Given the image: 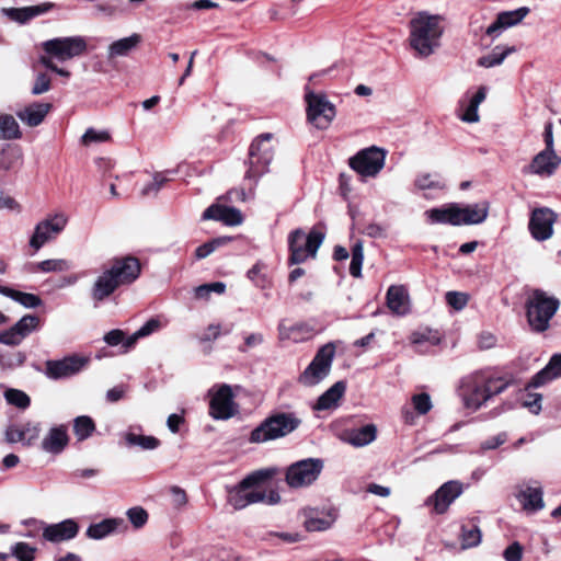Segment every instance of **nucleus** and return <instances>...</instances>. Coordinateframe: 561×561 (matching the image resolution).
Instances as JSON below:
<instances>
[{"instance_id": "1", "label": "nucleus", "mask_w": 561, "mask_h": 561, "mask_svg": "<svg viewBox=\"0 0 561 561\" xmlns=\"http://www.w3.org/2000/svg\"><path fill=\"white\" fill-rule=\"evenodd\" d=\"M140 271V263L134 256L114 259L110 268L104 270L96 278L92 287L93 299L102 301L119 286L131 284L138 278Z\"/></svg>"}, {"instance_id": "2", "label": "nucleus", "mask_w": 561, "mask_h": 561, "mask_svg": "<svg viewBox=\"0 0 561 561\" xmlns=\"http://www.w3.org/2000/svg\"><path fill=\"white\" fill-rule=\"evenodd\" d=\"M301 425L296 412H274L265 417L249 436L251 444L276 440L295 432Z\"/></svg>"}, {"instance_id": "3", "label": "nucleus", "mask_w": 561, "mask_h": 561, "mask_svg": "<svg viewBox=\"0 0 561 561\" xmlns=\"http://www.w3.org/2000/svg\"><path fill=\"white\" fill-rule=\"evenodd\" d=\"M276 473V468H264L248 474L238 485L229 490V504L236 510H242L250 504L264 502L266 494L256 486L272 479Z\"/></svg>"}, {"instance_id": "4", "label": "nucleus", "mask_w": 561, "mask_h": 561, "mask_svg": "<svg viewBox=\"0 0 561 561\" xmlns=\"http://www.w3.org/2000/svg\"><path fill=\"white\" fill-rule=\"evenodd\" d=\"M559 305L556 297L549 296L541 289H535L526 302L527 320L530 328L536 332L546 331Z\"/></svg>"}, {"instance_id": "5", "label": "nucleus", "mask_w": 561, "mask_h": 561, "mask_svg": "<svg viewBox=\"0 0 561 561\" xmlns=\"http://www.w3.org/2000/svg\"><path fill=\"white\" fill-rule=\"evenodd\" d=\"M324 240V232L313 228L309 233L302 229H296L288 236V264L296 265L317 256L318 249Z\"/></svg>"}, {"instance_id": "6", "label": "nucleus", "mask_w": 561, "mask_h": 561, "mask_svg": "<svg viewBox=\"0 0 561 561\" xmlns=\"http://www.w3.org/2000/svg\"><path fill=\"white\" fill-rule=\"evenodd\" d=\"M272 134L260 135L253 140L249 150V168L245 178L256 181L268 171V165L273 160V146L271 144Z\"/></svg>"}, {"instance_id": "7", "label": "nucleus", "mask_w": 561, "mask_h": 561, "mask_svg": "<svg viewBox=\"0 0 561 561\" xmlns=\"http://www.w3.org/2000/svg\"><path fill=\"white\" fill-rule=\"evenodd\" d=\"M334 355L335 345L333 343L321 346L311 363L299 376L298 381L306 387L320 383L330 374Z\"/></svg>"}, {"instance_id": "8", "label": "nucleus", "mask_w": 561, "mask_h": 561, "mask_svg": "<svg viewBox=\"0 0 561 561\" xmlns=\"http://www.w3.org/2000/svg\"><path fill=\"white\" fill-rule=\"evenodd\" d=\"M43 54L50 60L65 62L82 55L87 49V42L81 36L56 37L42 43Z\"/></svg>"}, {"instance_id": "9", "label": "nucleus", "mask_w": 561, "mask_h": 561, "mask_svg": "<svg viewBox=\"0 0 561 561\" xmlns=\"http://www.w3.org/2000/svg\"><path fill=\"white\" fill-rule=\"evenodd\" d=\"M488 375L482 371L470 374L461 379L459 396L467 409L477 411L489 400L485 390Z\"/></svg>"}, {"instance_id": "10", "label": "nucleus", "mask_w": 561, "mask_h": 561, "mask_svg": "<svg viewBox=\"0 0 561 561\" xmlns=\"http://www.w3.org/2000/svg\"><path fill=\"white\" fill-rule=\"evenodd\" d=\"M323 469L321 459L307 458L291 463L286 470V482L290 488L298 489L312 484Z\"/></svg>"}, {"instance_id": "11", "label": "nucleus", "mask_w": 561, "mask_h": 561, "mask_svg": "<svg viewBox=\"0 0 561 561\" xmlns=\"http://www.w3.org/2000/svg\"><path fill=\"white\" fill-rule=\"evenodd\" d=\"M307 103V119L314 127L325 129L335 117V106L324 94L307 92L305 95Z\"/></svg>"}, {"instance_id": "12", "label": "nucleus", "mask_w": 561, "mask_h": 561, "mask_svg": "<svg viewBox=\"0 0 561 561\" xmlns=\"http://www.w3.org/2000/svg\"><path fill=\"white\" fill-rule=\"evenodd\" d=\"M387 152L378 147L358 151L350 159V167L362 178H375L385 167Z\"/></svg>"}, {"instance_id": "13", "label": "nucleus", "mask_w": 561, "mask_h": 561, "mask_svg": "<svg viewBox=\"0 0 561 561\" xmlns=\"http://www.w3.org/2000/svg\"><path fill=\"white\" fill-rule=\"evenodd\" d=\"M67 221L65 215L56 214L37 222L30 239V247L34 251H38L44 244L56 239L64 231Z\"/></svg>"}, {"instance_id": "14", "label": "nucleus", "mask_w": 561, "mask_h": 561, "mask_svg": "<svg viewBox=\"0 0 561 561\" xmlns=\"http://www.w3.org/2000/svg\"><path fill=\"white\" fill-rule=\"evenodd\" d=\"M209 415L215 420H228L236 412L232 389L229 385H220L209 390Z\"/></svg>"}, {"instance_id": "15", "label": "nucleus", "mask_w": 561, "mask_h": 561, "mask_svg": "<svg viewBox=\"0 0 561 561\" xmlns=\"http://www.w3.org/2000/svg\"><path fill=\"white\" fill-rule=\"evenodd\" d=\"M444 31V18L442 15L423 12V58L435 54L439 49Z\"/></svg>"}, {"instance_id": "16", "label": "nucleus", "mask_w": 561, "mask_h": 561, "mask_svg": "<svg viewBox=\"0 0 561 561\" xmlns=\"http://www.w3.org/2000/svg\"><path fill=\"white\" fill-rule=\"evenodd\" d=\"M88 362L87 357L79 355H70L61 359H50L45 363V375L54 380L69 378L80 373Z\"/></svg>"}, {"instance_id": "17", "label": "nucleus", "mask_w": 561, "mask_h": 561, "mask_svg": "<svg viewBox=\"0 0 561 561\" xmlns=\"http://www.w3.org/2000/svg\"><path fill=\"white\" fill-rule=\"evenodd\" d=\"M557 215L550 208H536L530 216L529 231L534 239L545 241L553 233Z\"/></svg>"}, {"instance_id": "18", "label": "nucleus", "mask_w": 561, "mask_h": 561, "mask_svg": "<svg viewBox=\"0 0 561 561\" xmlns=\"http://www.w3.org/2000/svg\"><path fill=\"white\" fill-rule=\"evenodd\" d=\"M79 525L73 518H67L56 524L46 525L43 528V538L49 542L68 541L77 537Z\"/></svg>"}, {"instance_id": "19", "label": "nucleus", "mask_w": 561, "mask_h": 561, "mask_svg": "<svg viewBox=\"0 0 561 561\" xmlns=\"http://www.w3.org/2000/svg\"><path fill=\"white\" fill-rule=\"evenodd\" d=\"M69 444L68 427L65 424L51 426L41 442V449L50 455L61 454Z\"/></svg>"}, {"instance_id": "20", "label": "nucleus", "mask_w": 561, "mask_h": 561, "mask_svg": "<svg viewBox=\"0 0 561 561\" xmlns=\"http://www.w3.org/2000/svg\"><path fill=\"white\" fill-rule=\"evenodd\" d=\"M141 43L142 36L138 33L113 41L107 46L106 59L108 61H116L119 58H127L139 48Z\"/></svg>"}, {"instance_id": "21", "label": "nucleus", "mask_w": 561, "mask_h": 561, "mask_svg": "<svg viewBox=\"0 0 561 561\" xmlns=\"http://www.w3.org/2000/svg\"><path fill=\"white\" fill-rule=\"evenodd\" d=\"M462 493V485L457 481L444 483L428 500L437 514L445 513L449 505Z\"/></svg>"}, {"instance_id": "22", "label": "nucleus", "mask_w": 561, "mask_h": 561, "mask_svg": "<svg viewBox=\"0 0 561 561\" xmlns=\"http://www.w3.org/2000/svg\"><path fill=\"white\" fill-rule=\"evenodd\" d=\"M458 226L482 224L489 215V203L482 202L460 206L455 203Z\"/></svg>"}, {"instance_id": "23", "label": "nucleus", "mask_w": 561, "mask_h": 561, "mask_svg": "<svg viewBox=\"0 0 561 561\" xmlns=\"http://www.w3.org/2000/svg\"><path fill=\"white\" fill-rule=\"evenodd\" d=\"M560 159L557 157L554 150H542L537 153L529 165L524 171L527 173L551 176L557 170Z\"/></svg>"}, {"instance_id": "24", "label": "nucleus", "mask_w": 561, "mask_h": 561, "mask_svg": "<svg viewBox=\"0 0 561 561\" xmlns=\"http://www.w3.org/2000/svg\"><path fill=\"white\" fill-rule=\"evenodd\" d=\"M127 528L128 526L123 518H105L99 523L91 524L88 527L85 535L90 539L101 540L112 534L124 533Z\"/></svg>"}, {"instance_id": "25", "label": "nucleus", "mask_w": 561, "mask_h": 561, "mask_svg": "<svg viewBox=\"0 0 561 561\" xmlns=\"http://www.w3.org/2000/svg\"><path fill=\"white\" fill-rule=\"evenodd\" d=\"M386 304L393 314L399 317L408 314L411 310L408 289L402 285H391L387 290Z\"/></svg>"}, {"instance_id": "26", "label": "nucleus", "mask_w": 561, "mask_h": 561, "mask_svg": "<svg viewBox=\"0 0 561 561\" xmlns=\"http://www.w3.org/2000/svg\"><path fill=\"white\" fill-rule=\"evenodd\" d=\"M202 219L221 221L227 226H238L243 221L242 214L239 209L219 204L207 207L202 215Z\"/></svg>"}, {"instance_id": "27", "label": "nucleus", "mask_w": 561, "mask_h": 561, "mask_svg": "<svg viewBox=\"0 0 561 561\" xmlns=\"http://www.w3.org/2000/svg\"><path fill=\"white\" fill-rule=\"evenodd\" d=\"M529 12L526 7L499 13L496 20L486 28V35L497 37L504 30L518 24Z\"/></svg>"}, {"instance_id": "28", "label": "nucleus", "mask_w": 561, "mask_h": 561, "mask_svg": "<svg viewBox=\"0 0 561 561\" xmlns=\"http://www.w3.org/2000/svg\"><path fill=\"white\" fill-rule=\"evenodd\" d=\"M305 527L308 531H323L329 529L336 519L335 510L319 512L314 508L305 510Z\"/></svg>"}, {"instance_id": "29", "label": "nucleus", "mask_w": 561, "mask_h": 561, "mask_svg": "<svg viewBox=\"0 0 561 561\" xmlns=\"http://www.w3.org/2000/svg\"><path fill=\"white\" fill-rule=\"evenodd\" d=\"M486 98V88L480 87L470 98L461 100L459 103L460 112L458 117L465 123H478L480 119L478 108Z\"/></svg>"}, {"instance_id": "30", "label": "nucleus", "mask_w": 561, "mask_h": 561, "mask_svg": "<svg viewBox=\"0 0 561 561\" xmlns=\"http://www.w3.org/2000/svg\"><path fill=\"white\" fill-rule=\"evenodd\" d=\"M279 341L300 343L312 336V328L304 322L287 324L284 320L277 327Z\"/></svg>"}, {"instance_id": "31", "label": "nucleus", "mask_w": 561, "mask_h": 561, "mask_svg": "<svg viewBox=\"0 0 561 561\" xmlns=\"http://www.w3.org/2000/svg\"><path fill=\"white\" fill-rule=\"evenodd\" d=\"M51 104L34 102L16 112V116L30 127H36L43 123L49 113Z\"/></svg>"}, {"instance_id": "32", "label": "nucleus", "mask_w": 561, "mask_h": 561, "mask_svg": "<svg viewBox=\"0 0 561 561\" xmlns=\"http://www.w3.org/2000/svg\"><path fill=\"white\" fill-rule=\"evenodd\" d=\"M53 3H42L38 5L24 7V8H3L2 13L10 20L21 24L26 23L31 19L48 12L53 8Z\"/></svg>"}, {"instance_id": "33", "label": "nucleus", "mask_w": 561, "mask_h": 561, "mask_svg": "<svg viewBox=\"0 0 561 561\" xmlns=\"http://www.w3.org/2000/svg\"><path fill=\"white\" fill-rule=\"evenodd\" d=\"M561 377V354L553 355L547 366L537 373L529 386L538 388L547 382Z\"/></svg>"}, {"instance_id": "34", "label": "nucleus", "mask_w": 561, "mask_h": 561, "mask_svg": "<svg viewBox=\"0 0 561 561\" xmlns=\"http://www.w3.org/2000/svg\"><path fill=\"white\" fill-rule=\"evenodd\" d=\"M346 389V383L342 380L336 381L325 392H323L313 405L314 410L323 411L337 407L339 400L343 397Z\"/></svg>"}, {"instance_id": "35", "label": "nucleus", "mask_w": 561, "mask_h": 561, "mask_svg": "<svg viewBox=\"0 0 561 561\" xmlns=\"http://www.w3.org/2000/svg\"><path fill=\"white\" fill-rule=\"evenodd\" d=\"M516 497L525 511L536 512L543 508L542 489L540 486L527 485L517 493Z\"/></svg>"}, {"instance_id": "36", "label": "nucleus", "mask_w": 561, "mask_h": 561, "mask_svg": "<svg viewBox=\"0 0 561 561\" xmlns=\"http://www.w3.org/2000/svg\"><path fill=\"white\" fill-rule=\"evenodd\" d=\"M427 220L433 225H451L458 226L455 203L447 204L442 207L428 209L426 211Z\"/></svg>"}, {"instance_id": "37", "label": "nucleus", "mask_w": 561, "mask_h": 561, "mask_svg": "<svg viewBox=\"0 0 561 561\" xmlns=\"http://www.w3.org/2000/svg\"><path fill=\"white\" fill-rule=\"evenodd\" d=\"M377 428L373 424H367L359 428L346 433L345 440L355 447H364L376 439Z\"/></svg>"}, {"instance_id": "38", "label": "nucleus", "mask_w": 561, "mask_h": 561, "mask_svg": "<svg viewBox=\"0 0 561 561\" xmlns=\"http://www.w3.org/2000/svg\"><path fill=\"white\" fill-rule=\"evenodd\" d=\"M124 440L128 447H139L142 450H153L160 446V440L154 436L142 435L135 428H129L124 433Z\"/></svg>"}, {"instance_id": "39", "label": "nucleus", "mask_w": 561, "mask_h": 561, "mask_svg": "<svg viewBox=\"0 0 561 561\" xmlns=\"http://www.w3.org/2000/svg\"><path fill=\"white\" fill-rule=\"evenodd\" d=\"M163 323L159 318L149 319L142 327L135 331L124 343V352L127 353L135 346L138 340L147 337L163 328Z\"/></svg>"}, {"instance_id": "40", "label": "nucleus", "mask_w": 561, "mask_h": 561, "mask_svg": "<svg viewBox=\"0 0 561 561\" xmlns=\"http://www.w3.org/2000/svg\"><path fill=\"white\" fill-rule=\"evenodd\" d=\"M515 51L513 46L497 45L488 55L478 59V65L484 68H492L501 65L504 59Z\"/></svg>"}, {"instance_id": "41", "label": "nucleus", "mask_w": 561, "mask_h": 561, "mask_svg": "<svg viewBox=\"0 0 561 561\" xmlns=\"http://www.w3.org/2000/svg\"><path fill=\"white\" fill-rule=\"evenodd\" d=\"M0 294L10 297L25 308H37L42 305V299L35 294L19 291L5 286H0Z\"/></svg>"}, {"instance_id": "42", "label": "nucleus", "mask_w": 561, "mask_h": 561, "mask_svg": "<svg viewBox=\"0 0 561 561\" xmlns=\"http://www.w3.org/2000/svg\"><path fill=\"white\" fill-rule=\"evenodd\" d=\"M22 137L19 123L11 114H0V139L15 140Z\"/></svg>"}, {"instance_id": "43", "label": "nucleus", "mask_w": 561, "mask_h": 561, "mask_svg": "<svg viewBox=\"0 0 561 561\" xmlns=\"http://www.w3.org/2000/svg\"><path fill=\"white\" fill-rule=\"evenodd\" d=\"M482 539L481 529L477 525H462L460 541L462 549L473 548L480 545Z\"/></svg>"}, {"instance_id": "44", "label": "nucleus", "mask_w": 561, "mask_h": 561, "mask_svg": "<svg viewBox=\"0 0 561 561\" xmlns=\"http://www.w3.org/2000/svg\"><path fill=\"white\" fill-rule=\"evenodd\" d=\"M95 431L94 421L88 415L77 416L73 420V433L78 440L89 438Z\"/></svg>"}, {"instance_id": "45", "label": "nucleus", "mask_w": 561, "mask_h": 561, "mask_svg": "<svg viewBox=\"0 0 561 561\" xmlns=\"http://www.w3.org/2000/svg\"><path fill=\"white\" fill-rule=\"evenodd\" d=\"M71 265L67 260L64 259H49L42 262H38L33 265L32 271L50 273V272H66L70 270Z\"/></svg>"}, {"instance_id": "46", "label": "nucleus", "mask_w": 561, "mask_h": 561, "mask_svg": "<svg viewBox=\"0 0 561 561\" xmlns=\"http://www.w3.org/2000/svg\"><path fill=\"white\" fill-rule=\"evenodd\" d=\"M352 259L350 264V274L353 277L362 276V266L364 262V247L362 241H356L352 249Z\"/></svg>"}, {"instance_id": "47", "label": "nucleus", "mask_w": 561, "mask_h": 561, "mask_svg": "<svg viewBox=\"0 0 561 561\" xmlns=\"http://www.w3.org/2000/svg\"><path fill=\"white\" fill-rule=\"evenodd\" d=\"M4 399L8 404L25 410L31 404L30 397L22 390L8 388L4 391Z\"/></svg>"}, {"instance_id": "48", "label": "nucleus", "mask_w": 561, "mask_h": 561, "mask_svg": "<svg viewBox=\"0 0 561 561\" xmlns=\"http://www.w3.org/2000/svg\"><path fill=\"white\" fill-rule=\"evenodd\" d=\"M421 414V393H415L412 397L411 404L402 408V417L405 424L413 425L416 423Z\"/></svg>"}, {"instance_id": "49", "label": "nucleus", "mask_w": 561, "mask_h": 561, "mask_svg": "<svg viewBox=\"0 0 561 561\" xmlns=\"http://www.w3.org/2000/svg\"><path fill=\"white\" fill-rule=\"evenodd\" d=\"M409 44L415 50V56H421V13H416L410 21Z\"/></svg>"}, {"instance_id": "50", "label": "nucleus", "mask_w": 561, "mask_h": 561, "mask_svg": "<svg viewBox=\"0 0 561 561\" xmlns=\"http://www.w3.org/2000/svg\"><path fill=\"white\" fill-rule=\"evenodd\" d=\"M20 158V150L15 147L7 146L0 150V174L10 170Z\"/></svg>"}, {"instance_id": "51", "label": "nucleus", "mask_w": 561, "mask_h": 561, "mask_svg": "<svg viewBox=\"0 0 561 561\" xmlns=\"http://www.w3.org/2000/svg\"><path fill=\"white\" fill-rule=\"evenodd\" d=\"M39 325V318L34 314H26L22 317L15 324L14 328L21 334L24 340L33 331H36Z\"/></svg>"}, {"instance_id": "52", "label": "nucleus", "mask_w": 561, "mask_h": 561, "mask_svg": "<svg viewBox=\"0 0 561 561\" xmlns=\"http://www.w3.org/2000/svg\"><path fill=\"white\" fill-rule=\"evenodd\" d=\"M529 388L533 387L528 385L525 393L520 398L523 407L527 408L531 413L539 414V412L541 411L542 396L537 392L528 391Z\"/></svg>"}, {"instance_id": "53", "label": "nucleus", "mask_w": 561, "mask_h": 561, "mask_svg": "<svg viewBox=\"0 0 561 561\" xmlns=\"http://www.w3.org/2000/svg\"><path fill=\"white\" fill-rule=\"evenodd\" d=\"M228 241H230V238H227V237L215 238V239L199 245L195 250V257L197 260L205 259L208 255H210L217 248H219L220 245H224Z\"/></svg>"}, {"instance_id": "54", "label": "nucleus", "mask_w": 561, "mask_h": 561, "mask_svg": "<svg viewBox=\"0 0 561 561\" xmlns=\"http://www.w3.org/2000/svg\"><path fill=\"white\" fill-rule=\"evenodd\" d=\"M36 548L26 542H18L11 547V553L19 561H33Z\"/></svg>"}, {"instance_id": "55", "label": "nucleus", "mask_w": 561, "mask_h": 561, "mask_svg": "<svg viewBox=\"0 0 561 561\" xmlns=\"http://www.w3.org/2000/svg\"><path fill=\"white\" fill-rule=\"evenodd\" d=\"M127 518L130 524L139 529L146 525L148 522V513L145 508L140 506H134L126 512Z\"/></svg>"}, {"instance_id": "56", "label": "nucleus", "mask_w": 561, "mask_h": 561, "mask_svg": "<svg viewBox=\"0 0 561 561\" xmlns=\"http://www.w3.org/2000/svg\"><path fill=\"white\" fill-rule=\"evenodd\" d=\"M111 138L107 130H96L94 128H88L83 134L81 141L83 145H90L92 142H105Z\"/></svg>"}, {"instance_id": "57", "label": "nucleus", "mask_w": 561, "mask_h": 561, "mask_svg": "<svg viewBox=\"0 0 561 561\" xmlns=\"http://www.w3.org/2000/svg\"><path fill=\"white\" fill-rule=\"evenodd\" d=\"M167 181L168 178L163 173H156L152 181L144 186L141 194L144 196L156 195Z\"/></svg>"}, {"instance_id": "58", "label": "nucleus", "mask_w": 561, "mask_h": 561, "mask_svg": "<svg viewBox=\"0 0 561 561\" xmlns=\"http://www.w3.org/2000/svg\"><path fill=\"white\" fill-rule=\"evenodd\" d=\"M445 187V182L439 173L423 175V191H442Z\"/></svg>"}, {"instance_id": "59", "label": "nucleus", "mask_w": 561, "mask_h": 561, "mask_svg": "<svg viewBox=\"0 0 561 561\" xmlns=\"http://www.w3.org/2000/svg\"><path fill=\"white\" fill-rule=\"evenodd\" d=\"M447 304L455 310H461L468 302V295L459 291H448L445 295Z\"/></svg>"}, {"instance_id": "60", "label": "nucleus", "mask_w": 561, "mask_h": 561, "mask_svg": "<svg viewBox=\"0 0 561 561\" xmlns=\"http://www.w3.org/2000/svg\"><path fill=\"white\" fill-rule=\"evenodd\" d=\"M50 90V78L47 73H37L34 84L32 87L33 95H41Z\"/></svg>"}, {"instance_id": "61", "label": "nucleus", "mask_w": 561, "mask_h": 561, "mask_svg": "<svg viewBox=\"0 0 561 561\" xmlns=\"http://www.w3.org/2000/svg\"><path fill=\"white\" fill-rule=\"evenodd\" d=\"M508 383L502 378H493L488 375V385L485 386L488 398L496 396L503 392L507 388Z\"/></svg>"}, {"instance_id": "62", "label": "nucleus", "mask_w": 561, "mask_h": 561, "mask_svg": "<svg viewBox=\"0 0 561 561\" xmlns=\"http://www.w3.org/2000/svg\"><path fill=\"white\" fill-rule=\"evenodd\" d=\"M22 341L23 339L14 325L0 333V343L2 344L14 346L19 345Z\"/></svg>"}, {"instance_id": "63", "label": "nucleus", "mask_w": 561, "mask_h": 561, "mask_svg": "<svg viewBox=\"0 0 561 561\" xmlns=\"http://www.w3.org/2000/svg\"><path fill=\"white\" fill-rule=\"evenodd\" d=\"M21 427H22L24 440H26L28 444L39 437V434L42 431L39 423L27 422V423L23 424Z\"/></svg>"}, {"instance_id": "64", "label": "nucleus", "mask_w": 561, "mask_h": 561, "mask_svg": "<svg viewBox=\"0 0 561 561\" xmlns=\"http://www.w3.org/2000/svg\"><path fill=\"white\" fill-rule=\"evenodd\" d=\"M503 557L506 561H520L523 557V547L515 541L504 550Z\"/></svg>"}]
</instances>
